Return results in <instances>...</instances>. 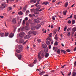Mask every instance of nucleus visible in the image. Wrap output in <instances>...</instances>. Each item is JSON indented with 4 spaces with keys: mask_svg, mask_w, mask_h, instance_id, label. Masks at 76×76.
Listing matches in <instances>:
<instances>
[{
    "mask_svg": "<svg viewBox=\"0 0 76 76\" xmlns=\"http://www.w3.org/2000/svg\"><path fill=\"white\" fill-rule=\"evenodd\" d=\"M7 7V4H6V3L5 2H4L2 3L1 5V9H4Z\"/></svg>",
    "mask_w": 76,
    "mask_h": 76,
    "instance_id": "f257e3e1",
    "label": "nucleus"
},
{
    "mask_svg": "<svg viewBox=\"0 0 76 76\" xmlns=\"http://www.w3.org/2000/svg\"><path fill=\"white\" fill-rule=\"evenodd\" d=\"M40 53L42 56V58H44L45 56V53H44V51L43 50H41L40 52Z\"/></svg>",
    "mask_w": 76,
    "mask_h": 76,
    "instance_id": "f03ea898",
    "label": "nucleus"
},
{
    "mask_svg": "<svg viewBox=\"0 0 76 76\" xmlns=\"http://www.w3.org/2000/svg\"><path fill=\"white\" fill-rule=\"evenodd\" d=\"M38 58L39 60H42V58H42V56H41V54H40V52H39L37 55Z\"/></svg>",
    "mask_w": 76,
    "mask_h": 76,
    "instance_id": "7ed1b4c3",
    "label": "nucleus"
},
{
    "mask_svg": "<svg viewBox=\"0 0 76 76\" xmlns=\"http://www.w3.org/2000/svg\"><path fill=\"white\" fill-rule=\"evenodd\" d=\"M41 27V25L40 24H38L36 26V29H39Z\"/></svg>",
    "mask_w": 76,
    "mask_h": 76,
    "instance_id": "20e7f679",
    "label": "nucleus"
},
{
    "mask_svg": "<svg viewBox=\"0 0 76 76\" xmlns=\"http://www.w3.org/2000/svg\"><path fill=\"white\" fill-rule=\"evenodd\" d=\"M18 48L20 50H21V51H22L23 50V47H22V45H20L18 46Z\"/></svg>",
    "mask_w": 76,
    "mask_h": 76,
    "instance_id": "39448f33",
    "label": "nucleus"
},
{
    "mask_svg": "<svg viewBox=\"0 0 76 76\" xmlns=\"http://www.w3.org/2000/svg\"><path fill=\"white\" fill-rule=\"evenodd\" d=\"M33 21L34 23H39L40 22V21H39V20L36 19H34V20Z\"/></svg>",
    "mask_w": 76,
    "mask_h": 76,
    "instance_id": "423d86ee",
    "label": "nucleus"
},
{
    "mask_svg": "<svg viewBox=\"0 0 76 76\" xmlns=\"http://www.w3.org/2000/svg\"><path fill=\"white\" fill-rule=\"evenodd\" d=\"M14 36V33H11L9 35V37L10 38H13Z\"/></svg>",
    "mask_w": 76,
    "mask_h": 76,
    "instance_id": "0eeeda50",
    "label": "nucleus"
},
{
    "mask_svg": "<svg viewBox=\"0 0 76 76\" xmlns=\"http://www.w3.org/2000/svg\"><path fill=\"white\" fill-rule=\"evenodd\" d=\"M40 8H41V5H39L37 6V8L36 9V10L38 11V10H39V9H40Z\"/></svg>",
    "mask_w": 76,
    "mask_h": 76,
    "instance_id": "6e6552de",
    "label": "nucleus"
},
{
    "mask_svg": "<svg viewBox=\"0 0 76 76\" xmlns=\"http://www.w3.org/2000/svg\"><path fill=\"white\" fill-rule=\"evenodd\" d=\"M17 57L19 60H21V59L22 58V55L19 54L17 56Z\"/></svg>",
    "mask_w": 76,
    "mask_h": 76,
    "instance_id": "1a4fd4ad",
    "label": "nucleus"
},
{
    "mask_svg": "<svg viewBox=\"0 0 76 76\" xmlns=\"http://www.w3.org/2000/svg\"><path fill=\"white\" fill-rule=\"evenodd\" d=\"M31 37V36L29 35H26L25 37L24 38L25 39H28V38H30V37Z\"/></svg>",
    "mask_w": 76,
    "mask_h": 76,
    "instance_id": "9d476101",
    "label": "nucleus"
},
{
    "mask_svg": "<svg viewBox=\"0 0 76 76\" xmlns=\"http://www.w3.org/2000/svg\"><path fill=\"white\" fill-rule=\"evenodd\" d=\"M24 35L25 33L23 32L20 33L19 34V36L22 37H23V36Z\"/></svg>",
    "mask_w": 76,
    "mask_h": 76,
    "instance_id": "9b49d317",
    "label": "nucleus"
},
{
    "mask_svg": "<svg viewBox=\"0 0 76 76\" xmlns=\"http://www.w3.org/2000/svg\"><path fill=\"white\" fill-rule=\"evenodd\" d=\"M12 22L13 23H14V24H15L16 23V20L15 18H13L12 20Z\"/></svg>",
    "mask_w": 76,
    "mask_h": 76,
    "instance_id": "f8f14e48",
    "label": "nucleus"
},
{
    "mask_svg": "<svg viewBox=\"0 0 76 76\" xmlns=\"http://www.w3.org/2000/svg\"><path fill=\"white\" fill-rule=\"evenodd\" d=\"M42 47H43V48H46L47 47V45L46 44L44 45L43 44H42Z\"/></svg>",
    "mask_w": 76,
    "mask_h": 76,
    "instance_id": "ddd939ff",
    "label": "nucleus"
},
{
    "mask_svg": "<svg viewBox=\"0 0 76 76\" xmlns=\"http://www.w3.org/2000/svg\"><path fill=\"white\" fill-rule=\"evenodd\" d=\"M37 1L36 0H31L30 1V3H35Z\"/></svg>",
    "mask_w": 76,
    "mask_h": 76,
    "instance_id": "4468645a",
    "label": "nucleus"
},
{
    "mask_svg": "<svg viewBox=\"0 0 76 76\" xmlns=\"http://www.w3.org/2000/svg\"><path fill=\"white\" fill-rule=\"evenodd\" d=\"M44 51L45 53H47L48 51V48H46L44 50Z\"/></svg>",
    "mask_w": 76,
    "mask_h": 76,
    "instance_id": "2eb2a0df",
    "label": "nucleus"
},
{
    "mask_svg": "<svg viewBox=\"0 0 76 76\" xmlns=\"http://www.w3.org/2000/svg\"><path fill=\"white\" fill-rule=\"evenodd\" d=\"M67 10H66L63 12V15H66V13L67 12Z\"/></svg>",
    "mask_w": 76,
    "mask_h": 76,
    "instance_id": "dca6fc26",
    "label": "nucleus"
},
{
    "mask_svg": "<svg viewBox=\"0 0 76 76\" xmlns=\"http://www.w3.org/2000/svg\"><path fill=\"white\" fill-rule=\"evenodd\" d=\"M34 13L35 15H37V14H39V12L37 11V10H35L34 12Z\"/></svg>",
    "mask_w": 76,
    "mask_h": 76,
    "instance_id": "f3484780",
    "label": "nucleus"
},
{
    "mask_svg": "<svg viewBox=\"0 0 76 76\" xmlns=\"http://www.w3.org/2000/svg\"><path fill=\"white\" fill-rule=\"evenodd\" d=\"M49 56V53H46L45 54V57L47 58Z\"/></svg>",
    "mask_w": 76,
    "mask_h": 76,
    "instance_id": "a211bd4d",
    "label": "nucleus"
},
{
    "mask_svg": "<svg viewBox=\"0 0 76 76\" xmlns=\"http://www.w3.org/2000/svg\"><path fill=\"white\" fill-rule=\"evenodd\" d=\"M22 51V50H19L18 49H17L16 50V52L18 53H20V52H21V51Z\"/></svg>",
    "mask_w": 76,
    "mask_h": 76,
    "instance_id": "6ab92c4d",
    "label": "nucleus"
},
{
    "mask_svg": "<svg viewBox=\"0 0 76 76\" xmlns=\"http://www.w3.org/2000/svg\"><path fill=\"white\" fill-rule=\"evenodd\" d=\"M45 73V72L44 71L42 72H41L40 73L39 75L40 76H42V75H43Z\"/></svg>",
    "mask_w": 76,
    "mask_h": 76,
    "instance_id": "aec40b11",
    "label": "nucleus"
},
{
    "mask_svg": "<svg viewBox=\"0 0 76 76\" xmlns=\"http://www.w3.org/2000/svg\"><path fill=\"white\" fill-rule=\"evenodd\" d=\"M25 29L26 30H29V27H28L27 26H25Z\"/></svg>",
    "mask_w": 76,
    "mask_h": 76,
    "instance_id": "412c9836",
    "label": "nucleus"
},
{
    "mask_svg": "<svg viewBox=\"0 0 76 76\" xmlns=\"http://www.w3.org/2000/svg\"><path fill=\"white\" fill-rule=\"evenodd\" d=\"M26 10V7H24L23 9V12H25Z\"/></svg>",
    "mask_w": 76,
    "mask_h": 76,
    "instance_id": "4be33fe9",
    "label": "nucleus"
},
{
    "mask_svg": "<svg viewBox=\"0 0 76 76\" xmlns=\"http://www.w3.org/2000/svg\"><path fill=\"white\" fill-rule=\"evenodd\" d=\"M61 51L62 52V53H63L64 54H66V51L64 50H61Z\"/></svg>",
    "mask_w": 76,
    "mask_h": 76,
    "instance_id": "5701e85b",
    "label": "nucleus"
},
{
    "mask_svg": "<svg viewBox=\"0 0 76 76\" xmlns=\"http://www.w3.org/2000/svg\"><path fill=\"white\" fill-rule=\"evenodd\" d=\"M36 10V9H31V12H35V11Z\"/></svg>",
    "mask_w": 76,
    "mask_h": 76,
    "instance_id": "b1692460",
    "label": "nucleus"
},
{
    "mask_svg": "<svg viewBox=\"0 0 76 76\" xmlns=\"http://www.w3.org/2000/svg\"><path fill=\"white\" fill-rule=\"evenodd\" d=\"M35 28H36L35 26H32L31 27V30H35Z\"/></svg>",
    "mask_w": 76,
    "mask_h": 76,
    "instance_id": "393cba45",
    "label": "nucleus"
},
{
    "mask_svg": "<svg viewBox=\"0 0 76 76\" xmlns=\"http://www.w3.org/2000/svg\"><path fill=\"white\" fill-rule=\"evenodd\" d=\"M46 43L47 45H50V42L48 40L46 41Z\"/></svg>",
    "mask_w": 76,
    "mask_h": 76,
    "instance_id": "a878e982",
    "label": "nucleus"
},
{
    "mask_svg": "<svg viewBox=\"0 0 76 76\" xmlns=\"http://www.w3.org/2000/svg\"><path fill=\"white\" fill-rule=\"evenodd\" d=\"M34 32L33 31H30L28 32L29 34H32Z\"/></svg>",
    "mask_w": 76,
    "mask_h": 76,
    "instance_id": "bb28decb",
    "label": "nucleus"
},
{
    "mask_svg": "<svg viewBox=\"0 0 76 76\" xmlns=\"http://www.w3.org/2000/svg\"><path fill=\"white\" fill-rule=\"evenodd\" d=\"M72 76H76V72H73L72 74Z\"/></svg>",
    "mask_w": 76,
    "mask_h": 76,
    "instance_id": "cd10ccee",
    "label": "nucleus"
},
{
    "mask_svg": "<svg viewBox=\"0 0 76 76\" xmlns=\"http://www.w3.org/2000/svg\"><path fill=\"white\" fill-rule=\"evenodd\" d=\"M0 35L1 36V37H4V34L3 33H0Z\"/></svg>",
    "mask_w": 76,
    "mask_h": 76,
    "instance_id": "c85d7f7f",
    "label": "nucleus"
},
{
    "mask_svg": "<svg viewBox=\"0 0 76 76\" xmlns=\"http://www.w3.org/2000/svg\"><path fill=\"white\" fill-rule=\"evenodd\" d=\"M33 35H35L37 34V32L36 31H33V32L32 34Z\"/></svg>",
    "mask_w": 76,
    "mask_h": 76,
    "instance_id": "c756f323",
    "label": "nucleus"
},
{
    "mask_svg": "<svg viewBox=\"0 0 76 76\" xmlns=\"http://www.w3.org/2000/svg\"><path fill=\"white\" fill-rule=\"evenodd\" d=\"M75 20H72V25H73V24H75Z\"/></svg>",
    "mask_w": 76,
    "mask_h": 76,
    "instance_id": "7c9ffc66",
    "label": "nucleus"
},
{
    "mask_svg": "<svg viewBox=\"0 0 76 76\" xmlns=\"http://www.w3.org/2000/svg\"><path fill=\"white\" fill-rule=\"evenodd\" d=\"M57 52L58 54H60V49H58Z\"/></svg>",
    "mask_w": 76,
    "mask_h": 76,
    "instance_id": "2f4dec72",
    "label": "nucleus"
},
{
    "mask_svg": "<svg viewBox=\"0 0 76 76\" xmlns=\"http://www.w3.org/2000/svg\"><path fill=\"white\" fill-rule=\"evenodd\" d=\"M48 2H44L43 3V4H45V5H47V4H48Z\"/></svg>",
    "mask_w": 76,
    "mask_h": 76,
    "instance_id": "473e14b6",
    "label": "nucleus"
},
{
    "mask_svg": "<svg viewBox=\"0 0 76 76\" xmlns=\"http://www.w3.org/2000/svg\"><path fill=\"white\" fill-rule=\"evenodd\" d=\"M76 31V27H74V28H73L72 29V31L73 32H75Z\"/></svg>",
    "mask_w": 76,
    "mask_h": 76,
    "instance_id": "72a5a7b5",
    "label": "nucleus"
},
{
    "mask_svg": "<svg viewBox=\"0 0 76 76\" xmlns=\"http://www.w3.org/2000/svg\"><path fill=\"white\" fill-rule=\"evenodd\" d=\"M68 4H69V3H68V2H66L65 4V7H67V6H68Z\"/></svg>",
    "mask_w": 76,
    "mask_h": 76,
    "instance_id": "f704fd0d",
    "label": "nucleus"
},
{
    "mask_svg": "<svg viewBox=\"0 0 76 76\" xmlns=\"http://www.w3.org/2000/svg\"><path fill=\"white\" fill-rule=\"evenodd\" d=\"M67 26H66L65 27L64 30V32H65V31H66V29H67Z\"/></svg>",
    "mask_w": 76,
    "mask_h": 76,
    "instance_id": "c9c22d12",
    "label": "nucleus"
},
{
    "mask_svg": "<svg viewBox=\"0 0 76 76\" xmlns=\"http://www.w3.org/2000/svg\"><path fill=\"white\" fill-rule=\"evenodd\" d=\"M18 14H19V15H22V14H23V13L22 11H20L18 13Z\"/></svg>",
    "mask_w": 76,
    "mask_h": 76,
    "instance_id": "e433bc0d",
    "label": "nucleus"
},
{
    "mask_svg": "<svg viewBox=\"0 0 76 76\" xmlns=\"http://www.w3.org/2000/svg\"><path fill=\"white\" fill-rule=\"evenodd\" d=\"M9 35V33H5V37H7Z\"/></svg>",
    "mask_w": 76,
    "mask_h": 76,
    "instance_id": "4c0bfd02",
    "label": "nucleus"
},
{
    "mask_svg": "<svg viewBox=\"0 0 76 76\" xmlns=\"http://www.w3.org/2000/svg\"><path fill=\"white\" fill-rule=\"evenodd\" d=\"M54 45H58V42L57 41H56L54 43Z\"/></svg>",
    "mask_w": 76,
    "mask_h": 76,
    "instance_id": "58836bf2",
    "label": "nucleus"
},
{
    "mask_svg": "<svg viewBox=\"0 0 76 76\" xmlns=\"http://www.w3.org/2000/svg\"><path fill=\"white\" fill-rule=\"evenodd\" d=\"M30 23L31 24L30 26H34V23H30Z\"/></svg>",
    "mask_w": 76,
    "mask_h": 76,
    "instance_id": "ea45409f",
    "label": "nucleus"
},
{
    "mask_svg": "<svg viewBox=\"0 0 76 76\" xmlns=\"http://www.w3.org/2000/svg\"><path fill=\"white\" fill-rule=\"evenodd\" d=\"M44 10V8H43L41 9L40 10H38L37 11H38V12H41Z\"/></svg>",
    "mask_w": 76,
    "mask_h": 76,
    "instance_id": "a19ab883",
    "label": "nucleus"
},
{
    "mask_svg": "<svg viewBox=\"0 0 76 76\" xmlns=\"http://www.w3.org/2000/svg\"><path fill=\"white\" fill-rule=\"evenodd\" d=\"M25 20H24L23 21V23H22V24L23 25H25Z\"/></svg>",
    "mask_w": 76,
    "mask_h": 76,
    "instance_id": "79ce46f5",
    "label": "nucleus"
},
{
    "mask_svg": "<svg viewBox=\"0 0 76 76\" xmlns=\"http://www.w3.org/2000/svg\"><path fill=\"white\" fill-rule=\"evenodd\" d=\"M49 38H51L52 37V33H50L49 34Z\"/></svg>",
    "mask_w": 76,
    "mask_h": 76,
    "instance_id": "37998d69",
    "label": "nucleus"
},
{
    "mask_svg": "<svg viewBox=\"0 0 76 76\" xmlns=\"http://www.w3.org/2000/svg\"><path fill=\"white\" fill-rule=\"evenodd\" d=\"M46 39H47V40H49V41H51V39L49 37L47 38Z\"/></svg>",
    "mask_w": 76,
    "mask_h": 76,
    "instance_id": "c03bdc74",
    "label": "nucleus"
},
{
    "mask_svg": "<svg viewBox=\"0 0 76 76\" xmlns=\"http://www.w3.org/2000/svg\"><path fill=\"white\" fill-rule=\"evenodd\" d=\"M52 19L53 20H55V17H54V16H52Z\"/></svg>",
    "mask_w": 76,
    "mask_h": 76,
    "instance_id": "a18cd8bd",
    "label": "nucleus"
},
{
    "mask_svg": "<svg viewBox=\"0 0 76 76\" xmlns=\"http://www.w3.org/2000/svg\"><path fill=\"white\" fill-rule=\"evenodd\" d=\"M70 32H69L68 34H67V35L68 36V37H70Z\"/></svg>",
    "mask_w": 76,
    "mask_h": 76,
    "instance_id": "49530a36",
    "label": "nucleus"
},
{
    "mask_svg": "<svg viewBox=\"0 0 76 76\" xmlns=\"http://www.w3.org/2000/svg\"><path fill=\"white\" fill-rule=\"evenodd\" d=\"M70 30H71V28H68V29L66 30V31L67 32H68V31H70Z\"/></svg>",
    "mask_w": 76,
    "mask_h": 76,
    "instance_id": "de8ad7c7",
    "label": "nucleus"
},
{
    "mask_svg": "<svg viewBox=\"0 0 76 76\" xmlns=\"http://www.w3.org/2000/svg\"><path fill=\"white\" fill-rule=\"evenodd\" d=\"M25 20L26 21H27V20H28V17H26L25 18Z\"/></svg>",
    "mask_w": 76,
    "mask_h": 76,
    "instance_id": "09e8293b",
    "label": "nucleus"
},
{
    "mask_svg": "<svg viewBox=\"0 0 76 76\" xmlns=\"http://www.w3.org/2000/svg\"><path fill=\"white\" fill-rule=\"evenodd\" d=\"M55 39H56V41H58V37H55Z\"/></svg>",
    "mask_w": 76,
    "mask_h": 76,
    "instance_id": "8fccbe9b",
    "label": "nucleus"
},
{
    "mask_svg": "<svg viewBox=\"0 0 76 76\" xmlns=\"http://www.w3.org/2000/svg\"><path fill=\"white\" fill-rule=\"evenodd\" d=\"M68 23H69V24H71L72 22H71V21L69 20L68 21Z\"/></svg>",
    "mask_w": 76,
    "mask_h": 76,
    "instance_id": "3c124183",
    "label": "nucleus"
},
{
    "mask_svg": "<svg viewBox=\"0 0 76 76\" xmlns=\"http://www.w3.org/2000/svg\"><path fill=\"white\" fill-rule=\"evenodd\" d=\"M48 48L49 49H51V45H49Z\"/></svg>",
    "mask_w": 76,
    "mask_h": 76,
    "instance_id": "603ef678",
    "label": "nucleus"
},
{
    "mask_svg": "<svg viewBox=\"0 0 76 76\" xmlns=\"http://www.w3.org/2000/svg\"><path fill=\"white\" fill-rule=\"evenodd\" d=\"M37 63V60L35 59L34 60V62H33V63L34 64H35V63Z\"/></svg>",
    "mask_w": 76,
    "mask_h": 76,
    "instance_id": "864d4df0",
    "label": "nucleus"
},
{
    "mask_svg": "<svg viewBox=\"0 0 76 76\" xmlns=\"http://www.w3.org/2000/svg\"><path fill=\"white\" fill-rule=\"evenodd\" d=\"M66 51H67V52H70V50L69 49H68L66 50Z\"/></svg>",
    "mask_w": 76,
    "mask_h": 76,
    "instance_id": "5fc2aeb1",
    "label": "nucleus"
},
{
    "mask_svg": "<svg viewBox=\"0 0 76 76\" xmlns=\"http://www.w3.org/2000/svg\"><path fill=\"white\" fill-rule=\"evenodd\" d=\"M26 50H29V46H27V47L26 48Z\"/></svg>",
    "mask_w": 76,
    "mask_h": 76,
    "instance_id": "6e6d98bb",
    "label": "nucleus"
},
{
    "mask_svg": "<svg viewBox=\"0 0 76 76\" xmlns=\"http://www.w3.org/2000/svg\"><path fill=\"white\" fill-rule=\"evenodd\" d=\"M26 25L27 26H29V23H26Z\"/></svg>",
    "mask_w": 76,
    "mask_h": 76,
    "instance_id": "4d7b16f0",
    "label": "nucleus"
},
{
    "mask_svg": "<svg viewBox=\"0 0 76 76\" xmlns=\"http://www.w3.org/2000/svg\"><path fill=\"white\" fill-rule=\"evenodd\" d=\"M39 2H37V3L36 4H35V6H36V7H37V5H38V4H39Z\"/></svg>",
    "mask_w": 76,
    "mask_h": 76,
    "instance_id": "13d9d810",
    "label": "nucleus"
},
{
    "mask_svg": "<svg viewBox=\"0 0 76 76\" xmlns=\"http://www.w3.org/2000/svg\"><path fill=\"white\" fill-rule=\"evenodd\" d=\"M29 16H30V17H32V16H33V15L32 14H30L29 15Z\"/></svg>",
    "mask_w": 76,
    "mask_h": 76,
    "instance_id": "bf43d9fd",
    "label": "nucleus"
},
{
    "mask_svg": "<svg viewBox=\"0 0 76 76\" xmlns=\"http://www.w3.org/2000/svg\"><path fill=\"white\" fill-rule=\"evenodd\" d=\"M27 42H28V40H26L25 42H24V43H23V44H26V43Z\"/></svg>",
    "mask_w": 76,
    "mask_h": 76,
    "instance_id": "052dcab7",
    "label": "nucleus"
},
{
    "mask_svg": "<svg viewBox=\"0 0 76 76\" xmlns=\"http://www.w3.org/2000/svg\"><path fill=\"white\" fill-rule=\"evenodd\" d=\"M37 41H38V42H39V43L41 42V39H38L37 40Z\"/></svg>",
    "mask_w": 76,
    "mask_h": 76,
    "instance_id": "680f3d73",
    "label": "nucleus"
},
{
    "mask_svg": "<svg viewBox=\"0 0 76 76\" xmlns=\"http://www.w3.org/2000/svg\"><path fill=\"white\" fill-rule=\"evenodd\" d=\"M20 28H19L18 29V32H20Z\"/></svg>",
    "mask_w": 76,
    "mask_h": 76,
    "instance_id": "e2e57ef3",
    "label": "nucleus"
},
{
    "mask_svg": "<svg viewBox=\"0 0 76 76\" xmlns=\"http://www.w3.org/2000/svg\"><path fill=\"white\" fill-rule=\"evenodd\" d=\"M56 0H53V1H52V2L53 3H55V2H56Z\"/></svg>",
    "mask_w": 76,
    "mask_h": 76,
    "instance_id": "0e129e2a",
    "label": "nucleus"
},
{
    "mask_svg": "<svg viewBox=\"0 0 76 76\" xmlns=\"http://www.w3.org/2000/svg\"><path fill=\"white\" fill-rule=\"evenodd\" d=\"M29 12V10H28L26 11V13L28 14Z\"/></svg>",
    "mask_w": 76,
    "mask_h": 76,
    "instance_id": "69168bd1",
    "label": "nucleus"
},
{
    "mask_svg": "<svg viewBox=\"0 0 76 76\" xmlns=\"http://www.w3.org/2000/svg\"><path fill=\"white\" fill-rule=\"evenodd\" d=\"M74 19H75L76 20V15H74Z\"/></svg>",
    "mask_w": 76,
    "mask_h": 76,
    "instance_id": "338daca9",
    "label": "nucleus"
},
{
    "mask_svg": "<svg viewBox=\"0 0 76 76\" xmlns=\"http://www.w3.org/2000/svg\"><path fill=\"white\" fill-rule=\"evenodd\" d=\"M74 66H76V62H75L74 63Z\"/></svg>",
    "mask_w": 76,
    "mask_h": 76,
    "instance_id": "774afa93",
    "label": "nucleus"
}]
</instances>
